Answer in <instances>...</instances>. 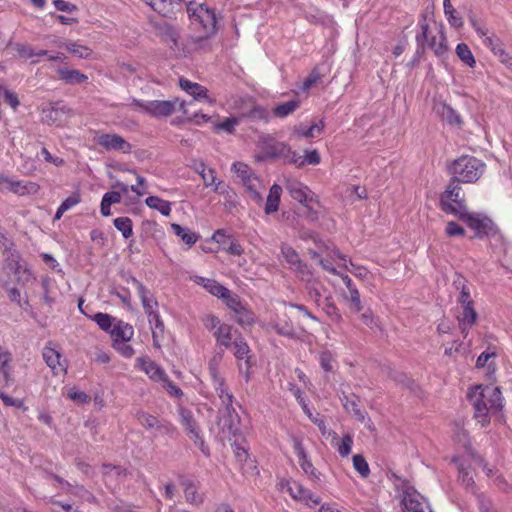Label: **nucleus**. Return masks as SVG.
<instances>
[{"mask_svg":"<svg viewBox=\"0 0 512 512\" xmlns=\"http://www.w3.org/2000/svg\"><path fill=\"white\" fill-rule=\"evenodd\" d=\"M468 398L474 408V417L485 426L490 422V414L499 412L503 407L501 391L493 386H475Z\"/></svg>","mask_w":512,"mask_h":512,"instance_id":"1","label":"nucleus"},{"mask_svg":"<svg viewBox=\"0 0 512 512\" xmlns=\"http://www.w3.org/2000/svg\"><path fill=\"white\" fill-rule=\"evenodd\" d=\"M431 21L434 22L432 12L426 10L420 15L418 26L421 31L416 35V41L421 51H424L425 44H427L437 57L443 58L448 53L447 38L443 30V25L440 24L439 26L438 37H429V22Z\"/></svg>","mask_w":512,"mask_h":512,"instance_id":"2","label":"nucleus"},{"mask_svg":"<svg viewBox=\"0 0 512 512\" xmlns=\"http://www.w3.org/2000/svg\"><path fill=\"white\" fill-rule=\"evenodd\" d=\"M485 167V163L480 159L462 155L448 166V171L452 179L460 183H475L484 173Z\"/></svg>","mask_w":512,"mask_h":512,"instance_id":"3","label":"nucleus"},{"mask_svg":"<svg viewBox=\"0 0 512 512\" xmlns=\"http://www.w3.org/2000/svg\"><path fill=\"white\" fill-rule=\"evenodd\" d=\"M440 208L446 214H451L457 218L468 210L465 193L461 183L450 179L444 192L440 195Z\"/></svg>","mask_w":512,"mask_h":512,"instance_id":"4","label":"nucleus"},{"mask_svg":"<svg viewBox=\"0 0 512 512\" xmlns=\"http://www.w3.org/2000/svg\"><path fill=\"white\" fill-rule=\"evenodd\" d=\"M458 219L466 223L475 232V238L493 237L499 232L496 224L489 217L481 213L469 212L467 210Z\"/></svg>","mask_w":512,"mask_h":512,"instance_id":"5","label":"nucleus"},{"mask_svg":"<svg viewBox=\"0 0 512 512\" xmlns=\"http://www.w3.org/2000/svg\"><path fill=\"white\" fill-rule=\"evenodd\" d=\"M3 255V269L14 274L18 282L21 280L28 282L30 279H34L20 252L13 248L12 243L10 247L5 248Z\"/></svg>","mask_w":512,"mask_h":512,"instance_id":"6","label":"nucleus"},{"mask_svg":"<svg viewBox=\"0 0 512 512\" xmlns=\"http://www.w3.org/2000/svg\"><path fill=\"white\" fill-rule=\"evenodd\" d=\"M72 116V110L63 102L50 103L41 109V122L47 125L63 126Z\"/></svg>","mask_w":512,"mask_h":512,"instance_id":"7","label":"nucleus"},{"mask_svg":"<svg viewBox=\"0 0 512 512\" xmlns=\"http://www.w3.org/2000/svg\"><path fill=\"white\" fill-rule=\"evenodd\" d=\"M280 485L281 489H286V491L294 500L302 502L310 508H314L321 503L319 496L315 495L309 489L305 488L301 483L295 480L282 481Z\"/></svg>","mask_w":512,"mask_h":512,"instance_id":"8","label":"nucleus"},{"mask_svg":"<svg viewBox=\"0 0 512 512\" xmlns=\"http://www.w3.org/2000/svg\"><path fill=\"white\" fill-rule=\"evenodd\" d=\"M194 5V2H189L187 5V12L189 16L199 22L207 33L214 34L216 32L217 24L215 11L206 5H197L195 8L193 7Z\"/></svg>","mask_w":512,"mask_h":512,"instance_id":"9","label":"nucleus"},{"mask_svg":"<svg viewBox=\"0 0 512 512\" xmlns=\"http://www.w3.org/2000/svg\"><path fill=\"white\" fill-rule=\"evenodd\" d=\"M135 418L138 423L147 430L155 429L162 435L173 436L176 432L175 426L167 420H159L157 417L143 411L137 410Z\"/></svg>","mask_w":512,"mask_h":512,"instance_id":"10","label":"nucleus"},{"mask_svg":"<svg viewBox=\"0 0 512 512\" xmlns=\"http://www.w3.org/2000/svg\"><path fill=\"white\" fill-rule=\"evenodd\" d=\"M292 441L293 448L299 459L300 467L304 473L308 475L309 479L314 483L315 486H321L323 475L313 466L312 462L308 459V455L305 452L302 441L297 437H294Z\"/></svg>","mask_w":512,"mask_h":512,"instance_id":"11","label":"nucleus"},{"mask_svg":"<svg viewBox=\"0 0 512 512\" xmlns=\"http://www.w3.org/2000/svg\"><path fill=\"white\" fill-rule=\"evenodd\" d=\"M177 104H179V109L186 114L185 102H179L178 99L147 101L145 104V112L157 118L168 117L175 111Z\"/></svg>","mask_w":512,"mask_h":512,"instance_id":"12","label":"nucleus"},{"mask_svg":"<svg viewBox=\"0 0 512 512\" xmlns=\"http://www.w3.org/2000/svg\"><path fill=\"white\" fill-rule=\"evenodd\" d=\"M263 155L259 159H286L290 157L291 148L284 142H278L270 137H266L262 141Z\"/></svg>","mask_w":512,"mask_h":512,"instance_id":"13","label":"nucleus"},{"mask_svg":"<svg viewBox=\"0 0 512 512\" xmlns=\"http://www.w3.org/2000/svg\"><path fill=\"white\" fill-rule=\"evenodd\" d=\"M401 504L408 512H432L422 496L410 486H407L401 496Z\"/></svg>","mask_w":512,"mask_h":512,"instance_id":"14","label":"nucleus"},{"mask_svg":"<svg viewBox=\"0 0 512 512\" xmlns=\"http://www.w3.org/2000/svg\"><path fill=\"white\" fill-rule=\"evenodd\" d=\"M131 282L136 286L144 312L148 317L149 323L152 324L151 315L157 312L158 302L150 290L135 277H131Z\"/></svg>","mask_w":512,"mask_h":512,"instance_id":"15","label":"nucleus"},{"mask_svg":"<svg viewBox=\"0 0 512 512\" xmlns=\"http://www.w3.org/2000/svg\"><path fill=\"white\" fill-rule=\"evenodd\" d=\"M156 35L162 42L170 44L172 50H179V32L174 25L168 22L155 23Z\"/></svg>","mask_w":512,"mask_h":512,"instance_id":"16","label":"nucleus"},{"mask_svg":"<svg viewBox=\"0 0 512 512\" xmlns=\"http://www.w3.org/2000/svg\"><path fill=\"white\" fill-rule=\"evenodd\" d=\"M339 398L346 412L352 413L355 419L364 422L366 412L361 405L360 398L356 394H347L346 391L341 390Z\"/></svg>","mask_w":512,"mask_h":512,"instance_id":"17","label":"nucleus"},{"mask_svg":"<svg viewBox=\"0 0 512 512\" xmlns=\"http://www.w3.org/2000/svg\"><path fill=\"white\" fill-rule=\"evenodd\" d=\"M97 143L106 150L122 151L130 153L132 146L122 136L118 134H102L98 137Z\"/></svg>","mask_w":512,"mask_h":512,"instance_id":"18","label":"nucleus"},{"mask_svg":"<svg viewBox=\"0 0 512 512\" xmlns=\"http://www.w3.org/2000/svg\"><path fill=\"white\" fill-rule=\"evenodd\" d=\"M286 190L289 195L301 205L304 203H311L314 201V193L309 188L300 182L292 181L286 184Z\"/></svg>","mask_w":512,"mask_h":512,"instance_id":"19","label":"nucleus"},{"mask_svg":"<svg viewBox=\"0 0 512 512\" xmlns=\"http://www.w3.org/2000/svg\"><path fill=\"white\" fill-rule=\"evenodd\" d=\"M138 363L141 370H143L149 376L150 379L157 382L166 381L167 374L154 361L145 358H139Z\"/></svg>","mask_w":512,"mask_h":512,"instance_id":"20","label":"nucleus"},{"mask_svg":"<svg viewBox=\"0 0 512 512\" xmlns=\"http://www.w3.org/2000/svg\"><path fill=\"white\" fill-rule=\"evenodd\" d=\"M43 359L46 364L52 369L54 374L66 372L64 363L61 362V354L59 351L50 346H45L43 349Z\"/></svg>","mask_w":512,"mask_h":512,"instance_id":"21","label":"nucleus"},{"mask_svg":"<svg viewBox=\"0 0 512 512\" xmlns=\"http://www.w3.org/2000/svg\"><path fill=\"white\" fill-rule=\"evenodd\" d=\"M179 481L184 488L186 501L196 506L200 505L203 502V497L198 493L197 484L184 476H180Z\"/></svg>","mask_w":512,"mask_h":512,"instance_id":"22","label":"nucleus"},{"mask_svg":"<svg viewBox=\"0 0 512 512\" xmlns=\"http://www.w3.org/2000/svg\"><path fill=\"white\" fill-rule=\"evenodd\" d=\"M233 395L225 396L223 400H221V404L223 406V409L219 411L220 414H223L224 417V426H226L230 433L233 435L236 434L237 428H234L233 424V414H235V417L237 418L238 415L233 407Z\"/></svg>","mask_w":512,"mask_h":512,"instance_id":"23","label":"nucleus"},{"mask_svg":"<svg viewBox=\"0 0 512 512\" xmlns=\"http://www.w3.org/2000/svg\"><path fill=\"white\" fill-rule=\"evenodd\" d=\"M478 318V314L473 307V304L463 306V313L458 317L459 328L464 337L467 336L469 328L472 327Z\"/></svg>","mask_w":512,"mask_h":512,"instance_id":"24","label":"nucleus"},{"mask_svg":"<svg viewBox=\"0 0 512 512\" xmlns=\"http://www.w3.org/2000/svg\"><path fill=\"white\" fill-rule=\"evenodd\" d=\"M110 334L113 338V344H115L120 341H129L133 337L134 329L130 324L119 320L113 325Z\"/></svg>","mask_w":512,"mask_h":512,"instance_id":"25","label":"nucleus"},{"mask_svg":"<svg viewBox=\"0 0 512 512\" xmlns=\"http://www.w3.org/2000/svg\"><path fill=\"white\" fill-rule=\"evenodd\" d=\"M247 196L254 201L257 205H261L263 203V196L259 191V188L262 187V183L257 176H254L246 181L242 182Z\"/></svg>","mask_w":512,"mask_h":512,"instance_id":"26","label":"nucleus"},{"mask_svg":"<svg viewBox=\"0 0 512 512\" xmlns=\"http://www.w3.org/2000/svg\"><path fill=\"white\" fill-rule=\"evenodd\" d=\"M282 187L278 184H273L267 196L264 211L267 215L276 212L279 208Z\"/></svg>","mask_w":512,"mask_h":512,"instance_id":"27","label":"nucleus"},{"mask_svg":"<svg viewBox=\"0 0 512 512\" xmlns=\"http://www.w3.org/2000/svg\"><path fill=\"white\" fill-rule=\"evenodd\" d=\"M180 87L189 93L194 99H206L208 98V89L198 83L191 82L188 79L180 78Z\"/></svg>","mask_w":512,"mask_h":512,"instance_id":"28","label":"nucleus"},{"mask_svg":"<svg viewBox=\"0 0 512 512\" xmlns=\"http://www.w3.org/2000/svg\"><path fill=\"white\" fill-rule=\"evenodd\" d=\"M213 239L219 243H222L223 245H225L226 241H228V246L225 249L231 255L240 256L244 252V249L237 241L231 239L230 237H226L224 230H217L213 235Z\"/></svg>","mask_w":512,"mask_h":512,"instance_id":"29","label":"nucleus"},{"mask_svg":"<svg viewBox=\"0 0 512 512\" xmlns=\"http://www.w3.org/2000/svg\"><path fill=\"white\" fill-rule=\"evenodd\" d=\"M58 76L67 84H82L88 80V76L76 69L60 68Z\"/></svg>","mask_w":512,"mask_h":512,"instance_id":"30","label":"nucleus"},{"mask_svg":"<svg viewBox=\"0 0 512 512\" xmlns=\"http://www.w3.org/2000/svg\"><path fill=\"white\" fill-rule=\"evenodd\" d=\"M151 319H152L151 325H154V328L152 329L153 345L156 348H160L161 340L163 339V336H164L165 325H164V322L162 321L158 312H155L154 314H152Z\"/></svg>","mask_w":512,"mask_h":512,"instance_id":"31","label":"nucleus"},{"mask_svg":"<svg viewBox=\"0 0 512 512\" xmlns=\"http://www.w3.org/2000/svg\"><path fill=\"white\" fill-rule=\"evenodd\" d=\"M11 360L12 358L9 352H0V380H2L6 385L13 382L10 366Z\"/></svg>","mask_w":512,"mask_h":512,"instance_id":"32","label":"nucleus"},{"mask_svg":"<svg viewBox=\"0 0 512 512\" xmlns=\"http://www.w3.org/2000/svg\"><path fill=\"white\" fill-rule=\"evenodd\" d=\"M300 107L298 99H292L274 107L273 114L277 118H284L293 114Z\"/></svg>","mask_w":512,"mask_h":512,"instance_id":"33","label":"nucleus"},{"mask_svg":"<svg viewBox=\"0 0 512 512\" xmlns=\"http://www.w3.org/2000/svg\"><path fill=\"white\" fill-rule=\"evenodd\" d=\"M146 205L151 208L158 210L163 216H169L171 212V203L163 200L158 196H149L145 200Z\"/></svg>","mask_w":512,"mask_h":512,"instance_id":"34","label":"nucleus"},{"mask_svg":"<svg viewBox=\"0 0 512 512\" xmlns=\"http://www.w3.org/2000/svg\"><path fill=\"white\" fill-rule=\"evenodd\" d=\"M181 424L185 428L187 434L190 436L200 432L199 426L194 419L191 411L181 410L180 412Z\"/></svg>","mask_w":512,"mask_h":512,"instance_id":"35","label":"nucleus"},{"mask_svg":"<svg viewBox=\"0 0 512 512\" xmlns=\"http://www.w3.org/2000/svg\"><path fill=\"white\" fill-rule=\"evenodd\" d=\"M231 330H232V328L230 325L223 323L222 325H219L218 329L215 330V332H214V336H215L217 342L226 348L232 347Z\"/></svg>","mask_w":512,"mask_h":512,"instance_id":"36","label":"nucleus"},{"mask_svg":"<svg viewBox=\"0 0 512 512\" xmlns=\"http://www.w3.org/2000/svg\"><path fill=\"white\" fill-rule=\"evenodd\" d=\"M232 347L234 348V356L238 360H245V363L247 364V370L250 367V357L248 355L249 353V346L248 344L242 339H235L234 342H232Z\"/></svg>","mask_w":512,"mask_h":512,"instance_id":"37","label":"nucleus"},{"mask_svg":"<svg viewBox=\"0 0 512 512\" xmlns=\"http://www.w3.org/2000/svg\"><path fill=\"white\" fill-rule=\"evenodd\" d=\"M171 229L177 236L181 237L182 241L188 246L194 245L198 240L199 236L195 232L185 229L179 224H171Z\"/></svg>","mask_w":512,"mask_h":512,"instance_id":"38","label":"nucleus"},{"mask_svg":"<svg viewBox=\"0 0 512 512\" xmlns=\"http://www.w3.org/2000/svg\"><path fill=\"white\" fill-rule=\"evenodd\" d=\"M241 118H248L252 121H263L267 123L269 121V112L267 108L254 105L249 111L243 113Z\"/></svg>","mask_w":512,"mask_h":512,"instance_id":"39","label":"nucleus"},{"mask_svg":"<svg viewBox=\"0 0 512 512\" xmlns=\"http://www.w3.org/2000/svg\"><path fill=\"white\" fill-rule=\"evenodd\" d=\"M273 329L277 334L288 338H294L296 335L293 324L286 319L278 318V320L273 324Z\"/></svg>","mask_w":512,"mask_h":512,"instance_id":"40","label":"nucleus"},{"mask_svg":"<svg viewBox=\"0 0 512 512\" xmlns=\"http://www.w3.org/2000/svg\"><path fill=\"white\" fill-rule=\"evenodd\" d=\"M64 47L67 51L82 59H87L92 54V50L89 47L76 42L69 41L64 44Z\"/></svg>","mask_w":512,"mask_h":512,"instance_id":"41","label":"nucleus"},{"mask_svg":"<svg viewBox=\"0 0 512 512\" xmlns=\"http://www.w3.org/2000/svg\"><path fill=\"white\" fill-rule=\"evenodd\" d=\"M456 54L459 59L469 67L473 68L475 66V58L467 44L459 43L456 47Z\"/></svg>","mask_w":512,"mask_h":512,"instance_id":"42","label":"nucleus"},{"mask_svg":"<svg viewBox=\"0 0 512 512\" xmlns=\"http://www.w3.org/2000/svg\"><path fill=\"white\" fill-rule=\"evenodd\" d=\"M154 11L164 17H173L176 13V6L172 0H156V7Z\"/></svg>","mask_w":512,"mask_h":512,"instance_id":"43","label":"nucleus"},{"mask_svg":"<svg viewBox=\"0 0 512 512\" xmlns=\"http://www.w3.org/2000/svg\"><path fill=\"white\" fill-rule=\"evenodd\" d=\"M114 226L126 239L133 234V223L129 217H118L114 219Z\"/></svg>","mask_w":512,"mask_h":512,"instance_id":"44","label":"nucleus"},{"mask_svg":"<svg viewBox=\"0 0 512 512\" xmlns=\"http://www.w3.org/2000/svg\"><path fill=\"white\" fill-rule=\"evenodd\" d=\"M459 475L458 480L467 489L474 491L475 482L470 468L464 467L462 464L458 467Z\"/></svg>","mask_w":512,"mask_h":512,"instance_id":"45","label":"nucleus"},{"mask_svg":"<svg viewBox=\"0 0 512 512\" xmlns=\"http://www.w3.org/2000/svg\"><path fill=\"white\" fill-rule=\"evenodd\" d=\"M13 50L17 53V56L20 59H29L34 58L36 56L35 49L26 43H10L9 44Z\"/></svg>","mask_w":512,"mask_h":512,"instance_id":"46","label":"nucleus"},{"mask_svg":"<svg viewBox=\"0 0 512 512\" xmlns=\"http://www.w3.org/2000/svg\"><path fill=\"white\" fill-rule=\"evenodd\" d=\"M444 12L448 16V22L455 28L462 27L463 20L460 16L456 15V10L452 6L450 0H443Z\"/></svg>","mask_w":512,"mask_h":512,"instance_id":"47","label":"nucleus"},{"mask_svg":"<svg viewBox=\"0 0 512 512\" xmlns=\"http://www.w3.org/2000/svg\"><path fill=\"white\" fill-rule=\"evenodd\" d=\"M440 113L442 118L449 124L461 126L462 119L451 106L443 104Z\"/></svg>","mask_w":512,"mask_h":512,"instance_id":"48","label":"nucleus"},{"mask_svg":"<svg viewBox=\"0 0 512 512\" xmlns=\"http://www.w3.org/2000/svg\"><path fill=\"white\" fill-rule=\"evenodd\" d=\"M323 310L325 314L330 318V320L336 324L341 323L342 315L339 312V309L335 305L330 298H326L323 305Z\"/></svg>","mask_w":512,"mask_h":512,"instance_id":"49","label":"nucleus"},{"mask_svg":"<svg viewBox=\"0 0 512 512\" xmlns=\"http://www.w3.org/2000/svg\"><path fill=\"white\" fill-rule=\"evenodd\" d=\"M283 220L286 222V224L290 227H292L295 230H298L299 232L302 229V226L299 221V217H301V211H286L282 213Z\"/></svg>","mask_w":512,"mask_h":512,"instance_id":"50","label":"nucleus"},{"mask_svg":"<svg viewBox=\"0 0 512 512\" xmlns=\"http://www.w3.org/2000/svg\"><path fill=\"white\" fill-rule=\"evenodd\" d=\"M281 253H282L283 257L285 258L286 262L290 265V269L294 265H299L301 259L298 255V253L296 252V250L293 249L291 246L286 245V244L282 245Z\"/></svg>","mask_w":512,"mask_h":512,"instance_id":"51","label":"nucleus"},{"mask_svg":"<svg viewBox=\"0 0 512 512\" xmlns=\"http://www.w3.org/2000/svg\"><path fill=\"white\" fill-rule=\"evenodd\" d=\"M232 170L236 173L237 177L241 179V181H246L254 176H256L252 169L243 162H236L232 166Z\"/></svg>","mask_w":512,"mask_h":512,"instance_id":"52","label":"nucleus"},{"mask_svg":"<svg viewBox=\"0 0 512 512\" xmlns=\"http://www.w3.org/2000/svg\"><path fill=\"white\" fill-rule=\"evenodd\" d=\"M353 467L363 478H367L370 474L369 465L365 458L360 454L353 456Z\"/></svg>","mask_w":512,"mask_h":512,"instance_id":"53","label":"nucleus"},{"mask_svg":"<svg viewBox=\"0 0 512 512\" xmlns=\"http://www.w3.org/2000/svg\"><path fill=\"white\" fill-rule=\"evenodd\" d=\"M346 300L350 301V310L354 313H359L363 310V305L360 299V293L357 288L351 289L349 295L345 296Z\"/></svg>","mask_w":512,"mask_h":512,"instance_id":"54","label":"nucleus"},{"mask_svg":"<svg viewBox=\"0 0 512 512\" xmlns=\"http://www.w3.org/2000/svg\"><path fill=\"white\" fill-rule=\"evenodd\" d=\"M205 288L214 296L223 298L229 295V289L219 284L215 280H208Z\"/></svg>","mask_w":512,"mask_h":512,"instance_id":"55","label":"nucleus"},{"mask_svg":"<svg viewBox=\"0 0 512 512\" xmlns=\"http://www.w3.org/2000/svg\"><path fill=\"white\" fill-rule=\"evenodd\" d=\"M93 320L98 324V326L106 331V332H109L111 331V329L113 328L112 326V320L113 318L107 314V313H96L94 316H93Z\"/></svg>","mask_w":512,"mask_h":512,"instance_id":"56","label":"nucleus"},{"mask_svg":"<svg viewBox=\"0 0 512 512\" xmlns=\"http://www.w3.org/2000/svg\"><path fill=\"white\" fill-rule=\"evenodd\" d=\"M221 360H222L221 355H214L209 361L208 369H209V375L212 379V382H219L220 379L223 378V377H221V375L219 374V371H218V366H219Z\"/></svg>","mask_w":512,"mask_h":512,"instance_id":"57","label":"nucleus"},{"mask_svg":"<svg viewBox=\"0 0 512 512\" xmlns=\"http://www.w3.org/2000/svg\"><path fill=\"white\" fill-rule=\"evenodd\" d=\"M241 117H229L224 119V121L218 123L216 125L217 130L224 131L228 134H233L235 131V126L239 124Z\"/></svg>","mask_w":512,"mask_h":512,"instance_id":"58","label":"nucleus"},{"mask_svg":"<svg viewBox=\"0 0 512 512\" xmlns=\"http://www.w3.org/2000/svg\"><path fill=\"white\" fill-rule=\"evenodd\" d=\"M353 438L350 434L342 437L340 442H337L338 452L342 457H347L351 453Z\"/></svg>","mask_w":512,"mask_h":512,"instance_id":"59","label":"nucleus"},{"mask_svg":"<svg viewBox=\"0 0 512 512\" xmlns=\"http://www.w3.org/2000/svg\"><path fill=\"white\" fill-rule=\"evenodd\" d=\"M323 77V74L320 72L319 66H316L312 69L309 76L305 79L303 82L302 89L307 90L310 87H312L314 84L319 82L321 78Z\"/></svg>","mask_w":512,"mask_h":512,"instance_id":"60","label":"nucleus"},{"mask_svg":"<svg viewBox=\"0 0 512 512\" xmlns=\"http://www.w3.org/2000/svg\"><path fill=\"white\" fill-rule=\"evenodd\" d=\"M235 315H236V321L240 325H251L254 322L253 313L250 310H248L247 308H245L244 306L242 307L241 310L237 311L235 313Z\"/></svg>","mask_w":512,"mask_h":512,"instance_id":"61","label":"nucleus"},{"mask_svg":"<svg viewBox=\"0 0 512 512\" xmlns=\"http://www.w3.org/2000/svg\"><path fill=\"white\" fill-rule=\"evenodd\" d=\"M445 233L449 237H456V236H464L465 235V229L460 226L458 223L454 221H449L447 223Z\"/></svg>","mask_w":512,"mask_h":512,"instance_id":"62","label":"nucleus"},{"mask_svg":"<svg viewBox=\"0 0 512 512\" xmlns=\"http://www.w3.org/2000/svg\"><path fill=\"white\" fill-rule=\"evenodd\" d=\"M200 166H201L200 175L204 181V184L206 186H211L212 184H214V182L216 180L215 171L213 169H206V166L203 162H200Z\"/></svg>","mask_w":512,"mask_h":512,"instance_id":"63","label":"nucleus"},{"mask_svg":"<svg viewBox=\"0 0 512 512\" xmlns=\"http://www.w3.org/2000/svg\"><path fill=\"white\" fill-rule=\"evenodd\" d=\"M128 341H120L113 344V347L124 357L130 358L134 355V349L127 344Z\"/></svg>","mask_w":512,"mask_h":512,"instance_id":"64","label":"nucleus"}]
</instances>
